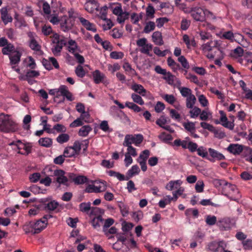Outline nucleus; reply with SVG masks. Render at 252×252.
I'll return each mask as SVG.
<instances>
[{"label": "nucleus", "instance_id": "f257e3e1", "mask_svg": "<svg viewBox=\"0 0 252 252\" xmlns=\"http://www.w3.org/2000/svg\"><path fill=\"white\" fill-rule=\"evenodd\" d=\"M18 129L17 124L8 116L0 115V131L14 132Z\"/></svg>", "mask_w": 252, "mask_h": 252}, {"label": "nucleus", "instance_id": "f03ea898", "mask_svg": "<svg viewBox=\"0 0 252 252\" xmlns=\"http://www.w3.org/2000/svg\"><path fill=\"white\" fill-rule=\"evenodd\" d=\"M173 147H181L184 149H188L190 152L193 153L196 149V143L190 141L189 137H186L184 140L176 139L171 144Z\"/></svg>", "mask_w": 252, "mask_h": 252}, {"label": "nucleus", "instance_id": "7ed1b4c3", "mask_svg": "<svg viewBox=\"0 0 252 252\" xmlns=\"http://www.w3.org/2000/svg\"><path fill=\"white\" fill-rule=\"evenodd\" d=\"M85 189V191L88 193H99L105 191L107 188V183L102 180H95L92 182Z\"/></svg>", "mask_w": 252, "mask_h": 252}, {"label": "nucleus", "instance_id": "20e7f679", "mask_svg": "<svg viewBox=\"0 0 252 252\" xmlns=\"http://www.w3.org/2000/svg\"><path fill=\"white\" fill-rule=\"evenodd\" d=\"M220 41L217 40H210L206 43L202 44L201 49L204 54H206L207 57L209 59H213L215 58V55L209 53L213 48H216L218 50L220 49Z\"/></svg>", "mask_w": 252, "mask_h": 252}, {"label": "nucleus", "instance_id": "39448f33", "mask_svg": "<svg viewBox=\"0 0 252 252\" xmlns=\"http://www.w3.org/2000/svg\"><path fill=\"white\" fill-rule=\"evenodd\" d=\"M219 113L220 115V122L217 121L215 122V123L216 124H220L224 127L227 128L230 130L233 129L235 126L234 123L235 119V117L231 115L229 116V118L230 119V121H229L226 114L223 111L220 110Z\"/></svg>", "mask_w": 252, "mask_h": 252}, {"label": "nucleus", "instance_id": "423d86ee", "mask_svg": "<svg viewBox=\"0 0 252 252\" xmlns=\"http://www.w3.org/2000/svg\"><path fill=\"white\" fill-rule=\"evenodd\" d=\"M143 140L142 134H127L125 136L123 142L124 146L130 145L133 144L136 146H139Z\"/></svg>", "mask_w": 252, "mask_h": 252}, {"label": "nucleus", "instance_id": "0eeeda50", "mask_svg": "<svg viewBox=\"0 0 252 252\" xmlns=\"http://www.w3.org/2000/svg\"><path fill=\"white\" fill-rule=\"evenodd\" d=\"M227 248V243L223 241H215L208 244L207 249L210 252H223Z\"/></svg>", "mask_w": 252, "mask_h": 252}, {"label": "nucleus", "instance_id": "6e6552de", "mask_svg": "<svg viewBox=\"0 0 252 252\" xmlns=\"http://www.w3.org/2000/svg\"><path fill=\"white\" fill-rule=\"evenodd\" d=\"M205 8L195 7L192 9L191 14L193 18L197 21H204L205 20Z\"/></svg>", "mask_w": 252, "mask_h": 252}, {"label": "nucleus", "instance_id": "1a4fd4ad", "mask_svg": "<svg viewBox=\"0 0 252 252\" xmlns=\"http://www.w3.org/2000/svg\"><path fill=\"white\" fill-rule=\"evenodd\" d=\"M149 156L150 151L148 150H145L141 152L137 159V162L140 165L142 171L143 172H145L147 169L146 161Z\"/></svg>", "mask_w": 252, "mask_h": 252}, {"label": "nucleus", "instance_id": "9d476101", "mask_svg": "<svg viewBox=\"0 0 252 252\" xmlns=\"http://www.w3.org/2000/svg\"><path fill=\"white\" fill-rule=\"evenodd\" d=\"M234 224L229 218H226L220 219L217 223V225L221 231L230 230Z\"/></svg>", "mask_w": 252, "mask_h": 252}, {"label": "nucleus", "instance_id": "9b49d317", "mask_svg": "<svg viewBox=\"0 0 252 252\" xmlns=\"http://www.w3.org/2000/svg\"><path fill=\"white\" fill-rule=\"evenodd\" d=\"M208 153L209 155L207 159L211 162H214L216 160H223L225 158V156L213 148H209Z\"/></svg>", "mask_w": 252, "mask_h": 252}, {"label": "nucleus", "instance_id": "f8f14e48", "mask_svg": "<svg viewBox=\"0 0 252 252\" xmlns=\"http://www.w3.org/2000/svg\"><path fill=\"white\" fill-rule=\"evenodd\" d=\"M9 145L14 146L13 149L15 150L18 149L20 150L21 149H24L25 151L24 153L21 152L20 151L18 152V153L21 154L28 155L31 151L32 148L31 146L23 144L19 140L11 142L9 144Z\"/></svg>", "mask_w": 252, "mask_h": 252}, {"label": "nucleus", "instance_id": "ddd939ff", "mask_svg": "<svg viewBox=\"0 0 252 252\" xmlns=\"http://www.w3.org/2000/svg\"><path fill=\"white\" fill-rule=\"evenodd\" d=\"M225 184L227 186V190H228V193L225 195L232 200H236L238 199L240 195L239 191L236 186L234 185H229V186H227V183H225Z\"/></svg>", "mask_w": 252, "mask_h": 252}, {"label": "nucleus", "instance_id": "4468645a", "mask_svg": "<svg viewBox=\"0 0 252 252\" xmlns=\"http://www.w3.org/2000/svg\"><path fill=\"white\" fill-rule=\"evenodd\" d=\"M64 174V171L62 170H56L54 171V175L56 177V181L60 185H68V179Z\"/></svg>", "mask_w": 252, "mask_h": 252}, {"label": "nucleus", "instance_id": "2eb2a0df", "mask_svg": "<svg viewBox=\"0 0 252 252\" xmlns=\"http://www.w3.org/2000/svg\"><path fill=\"white\" fill-rule=\"evenodd\" d=\"M84 7L88 12L93 13L95 10H98L99 5L96 0H88L85 4Z\"/></svg>", "mask_w": 252, "mask_h": 252}, {"label": "nucleus", "instance_id": "dca6fc26", "mask_svg": "<svg viewBox=\"0 0 252 252\" xmlns=\"http://www.w3.org/2000/svg\"><path fill=\"white\" fill-rule=\"evenodd\" d=\"M47 223L46 220L39 219L35 222L32 221L34 234L38 233L46 228Z\"/></svg>", "mask_w": 252, "mask_h": 252}, {"label": "nucleus", "instance_id": "f3484780", "mask_svg": "<svg viewBox=\"0 0 252 252\" xmlns=\"http://www.w3.org/2000/svg\"><path fill=\"white\" fill-rule=\"evenodd\" d=\"M0 17L5 25L12 21V17L8 12L7 7H3L0 10Z\"/></svg>", "mask_w": 252, "mask_h": 252}, {"label": "nucleus", "instance_id": "a211bd4d", "mask_svg": "<svg viewBox=\"0 0 252 252\" xmlns=\"http://www.w3.org/2000/svg\"><path fill=\"white\" fill-rule=\"evenodd\" d=\"M88 140H85L82 142L76 141L74 142L73 146L71 147L73 149V150L75 151V153L77 154L79 153L82 147L83 148L84 150H86L88 148Z\"/></svg>", "mask_w": 252, "mask_h": 252}, {"label": "nucleus", "instance_id": "6ab92c4d", "mask_svg": "<svg viewBox=\"0 0 252 252\" xmlns=\"http://www.w3.org/2000/svg\"><path fill=\"white\" fill-rule=\"evenodd\" d=\"M156 124L160 127L169 131L171 133L174 132V129L169 126L167 125V120L164 116L160 117L156 121Z\"/></svg>", "mask_w": 252, "mask_h": 252}, {"label": "nucleus", "instance_id": "aec40b11", "mask_svg": "<svg viewBox=\"0 0 252 252\" xmlns=\"http://www.w3.org/2000/svg\"><path fill=\"white\" fill-rule=\"evenodd\" d=\"M108 8L111 10L113 14L117 16L123 12L121 3L119 2L110 3Z\"/></svg>", "mask_w": 252, "mask_h": 252}, {"label": "nucleus", "instance_id": "412c9836", "mask_svg": "<svg viewBox=\"0 0 252 252\" xmlns=\"http://www.w3.org/2000/svg\"><path fill=\"white\" fill-rule=\"evenodd\" d=\"M21 53L18 51H14L9 56L10 64H18L21 57Z\"/></svg>", "mask_w": 252, "mask_h": 252}, {"label": "nucleus", "instance_id": "4be33fe9", "mask_svg": "<svg viewBox=\"0 0 252 252\" xmlns=\"http://www.w3.org/2000/svg\"><path fill=\"white\" fill-rule=\"evenodd\" d=\"M183 181L181 180H172L169 182L165 186V189L168 190L177 189L181 186Z\"/></svg>", "mask_w": 252, "mask_h": 252}, {"label": "nucleus", "instance_id": "5701e85b", "mask_svg": "<svg viewBox=\"0 0 252 252\" xmlns=\"http://www.w3.org/2000/svg\"><path fill=\"white\" fill-rule=\"evenodd\" d=\"M60 25L62 30L64 32H66L72 28L73 23L70 18H65L64 20L61 21Z\"/></svg>", "mask_w": 252, "mask_h": 252}, {"label": "nucleus", "instance_id": "b1692460", "mask_svg": "<svg viewBox=\"0 0 252 252\" xmlns=\"http://www.w3.org/2000/svg\"><path fill=\"white\" fill-rule=\"evenodd\" d=\"M130 88L134 92L143 96H145L146 94L147 91L142 85L133 82Z\"/></svg>", "mask_w": 252, "mask_h": 252}, {"label": "nucleus", "instance_id": "393cba45", "mask_svg": "<svg viewBox=\"0 0 252 252\" xmlns=\"http://www.w3.org/2000/svg\"><path fill=\"white\" fill-rule=\"evenodd\" d=\"M92 76L94 82L96 84L102 82L106 77L105 74L101 72L99 70H95L93 72Z\"/></svg>", "mask_w": 252, "mask_h": 252}, {"label": "nucleus", "instance_id": "a878e982", "mask_svg": "<svg viewBox=\"0 0 252 252\" xmlns=\"http://www.w3.org/2000/svg\"><path fill=\"white\" fill-rule=\"evenodd\" d=\"M23 64L24 66L31 69H34L36 67L35 60L31 56H28L24 59L23 61Z\"/></svg>", "mask_w": 252, "mask_h": 252}, {"label": "nucleus", "instance_id": "bb28decb", "mask_svg": "<svg viewBox=\"0 0 252 252\" xmlns=\"http://www.w3.org/2000/svg\"><path fill=\"white\" fill-rule=\"evenodd\" d=\"M80 22L82 25L88 31H92L94 32H96V29L95 25L90 22L88 20L85 19L83 17H80L79 18Z\"/></svg>", "mask_w": 252, "mask_h": 252}, {"label": "nucleus", "instance_id": "cd10ccee", "mask_svg": "<svg viewBox=\"0 0 252 252\" xmlns=\"http://www.w3.org/2000/svg\"><path fill=\"white\" fill-rule=\"evenodd\" d=\"M243 150V146L237 144H230L227 148V150L234 155H239Z\"/></svg>", "mask_w": 252, "mask_h": 252}, {"label": "nucleus", "instance_id": "c85d7f7f", "mask_svg": "<svg viewBox=\"0 0 252 252\" xmlns=\"http://www.w3.org/2000/svg\"><path fill=\"white\" fill-rule=\"evenodd\" d=\"M67 50L74 54L80 50L76 42L73 39H69L67 43Z\"/></svg>", "mask_w": 252, "mask_h": 252}, {"label": "nucleus", "instance_id": "c756f323", "mask_svg": "<svg viewBox=\"0 0 252 252\" xmlns=\"http://www.w3.org/2000/svg\"><path fill=\"white\" fill-rule=\"evenodd\" d=\"M123 68L126 72V74L130 76L137 75L136 71L131 67V65L128 62H124L123 65Z\"/></svg>", "mask_w": 252, "mask_h": 252}, {"label": "nucleus", "instance_id": "7c9ffc66", "mask_svg": "<svg viewBox=\"0 0 252 252\" xmlns=\"http://www.w3.org/2000/svg\"><path fill=\"white\" fill-rule=\"evenodd\" d=\"M152 39L156 45H162L163 44L161 33L159 32H155L153 33Z\"/></svg>", "mask_w": 252, "mask_h": 252}, {"label": "nucleus", "instance_id": "2f4dec72", "mask_svg": "<svg viewBox=\"0 0 252 252\" xmlns=\"http://www.w3.org/2000/svg\"><path fill=\"white\" fill-rule=\"evenodd\" d=\"M140 172V169L138 166L137 165H134L128 170L126 172V175L128 178H132V177L137 175Z\"/></svg>", "mask_w": 252, "mask_h": 252}, {"label": "nucleus", "instance_id": "473e14b6", "mask_svg": "<svg viewBox=\"0 0 252 252\" xmlns=\"http://www.w3.org/2000/svg\"><path fill=\"white\" fill-rule=\"evenodd\" d=\"M70 177L74 183L77 185L83 184L86 183L88 180L87 177L83 175H74L73 177L72 176H70Z\"/></svg>", "mask_w": 252, "mask_h": 252}, {"label": "nucleus", "instance_id": "72a5a7b5", "mask_svg": "<svg viewBox=\"0 0 252 252\" xmlns=\"http://www.w3.org/2000/svg\"><path fill=\"white\" fill-rule=\"evenodd\" d=\"M92 130V127L89 125L82 126L78 131V135L81 137H86Z\"/></svg>", "mask_w": 252, "mask_h": 252}, {"label": "nucleus", "instance_id": "f704fd0d", "mask_svg": "<svg viewBox=\"0 0 252 252\" xmlns=\"http://www.w3.org/2000/svg\"><path fill=\"white\" fill-rule=\"evenodd\" d=\"M196 151L197 155L203 158L208 159V151L206 150L205 148L203 146L198 147V145L196 144V149L193 151V152Z\"/></svg>", "mask_w": 252, "mask_h": 252}, {"label": "nucleus", "instance_id": "c9c22d12", "mask_svg": "<svg viewBox=\"0 0 252 252\" xmlns=\"http://www.w3.org/2000/svg\"><path fill=\"white\" fill-rule=\"evenodd\" d=\"M183 40L189 49L191 47H194L196 45L194 39L193 38L190 39L187 34H184L183 36Z\"/></svg>", "mask_w": 252, "mask_h": 252}, {"label": "nucleus", "instance_id": "e433bc0d", "mask_svg": "<svg viewBox=\"0 0 252 252\" xmlns=\"http://www.w3.org/2000/svg\"><path fill=\"white\" fill-rule=\"evenodd\" d=\"M234 41H236L243 47H247V43L246 40L244 38V36L240 33H235Z\"/></svg>", "mask_w": 252, "mask_h": 252}, {"label": "nucleus", "instance_id": "4c0bfd02", "mask_svg": "<svg viewBox=\"0 0 252 252\" xmlns=\"http://www.w3.org/2000/svg\"><path fill=\"white\" fill-rule=\"evenodd\" d=\"M129 15V14L128 12L124 11L120 15H117V22L120 24L123 25L125 21L128 18Z\"/></svg>", "mask_w": 252, "mask_h": 252}, {"label": "nucleus", "instance_id": "58836bf2", "mask_svg": "<svg viewBox=\"0 0 252 252\" xmlns=\"http://www.w3.org/2000/svg\"><path fill=\"white\" fill-rule=\"evenodd\" d=\"M196 98L194 94H191L186 97V106L188 108H192L195 104Z\"/></svg>", "mask_w": 252, "mask_h": 252}, {"label": "nucleus", "instance_id": "ea45409f", "mask_svg": "<svg viewBox=\"0 0 252 252\" xmlns=\"http://www.w3.org/2000/svg\"><path fill=\"white\" fill-rule=\"evenodd\" d=\"M175 78V76L172 75L170 72H166L163 77V79L170 85L174 84Z\"/></svg>", "mask_w": 252, "mask_h": 252}, {"label": "nucleus", "instance_id": "a19ab883", "mask_svg": "<svg viewBox=\"0 0 252 252\" xmlns=\"http://www.w3.org/2000/svg\"><path fill=\"white\" fill-rule=\"evenodd\" d=\"M243 49L240 47H238L233 50L231 51L230 55L232 57L237 59L242 57L243 55Z\"/></svg>", "mask_w": 252, "mask_h": 252}, {"label": "nucleus", "instance_id": "79ce46f5", "mask_svg": "<svg viewBox=\"0 0 252 252\" xmlns=\"http://www.w3.org/2000/svg\"><path fill=\"white\" fill-rule=\"evenodd\" d=\"M103 232L108 239H111L113 238L112 235L116 234L117 232V229L115 226H112L110 228L103 229Z\"/></svg>", "mask_w": 252, "mask_h": 252}, {"label": "nucleus", "instance_id": "37998d69", "mask_svg": "<svg viewBox=\"0 0 252 252\" xmlns=\"http://www.w3.org/2000/svg\"><path fill=\"white\" fill-rule=\"evenodd\" d=\"M158 137L161 141L165 143H169L172 140V135L164 132L159 134Z\"/></svg>", "mask_w": 252, "mask_h": 252}, {"label": "nucleus", "instance_id": "c03bdc74", "mask_svg": "<svg viewBox=\"0 0 252 252\" xmlns=\"http://www.w3.org/2000/svg\"><path fill=\"white\" fill-rule=\"evenodd\" d=\"M38 143L43 147H50L52 145V140L48 137L41 138L38 140Z\"/></svg>", "mask_w": 252, "mask_h": 252}, {"label": "nucleus", "instance_id": "a18cd8bd", "mask_svg": "<svg viewBox=\"0 0 252 252\" xmlns=\"http://www.w3.org/2000/svg\"><path fill=\"white\" fill-rule=\"evenodd\" d=\"M183 126L185 129L189 132H195V124L191 122H184Z\"/></svg>", "mask_w": 252, "mask_h": 252}, {"label": "nucleus", "instance_id": "49530a36", "mask_svg": "<svg viewBox=\"0 0 252 252\" xmlns=\"http://www.w3.org/2000/svg\"><path fill=\"white\" fill-rule=\"evenodd\" d=\"M63 47L62 45L59 44V43L52 45L51 51L53 54L56 56L60 55V53Z\"/></svg>", "mask_w": 252, "mask_h": 252}, {"label": "nucleus", "instance_id": "de8ad7c7", "mask_svg": "<svg viewBox=\"0 0 252 252\" xmlns=\"http://www.w3.org/2000/svg\"><path fill=\"white\" fill-rule=\"evenodd\" d=\"M15 25L16 27L19 29H22L27 26V24L23 18L17 17H15Z\"/></svg>", "mask_w": 252, "mask_h": 252}, {"label": "nucleus", "instance_id": "09e8293b", "mask_svg": "<svg viewBox=\"0 0 252 252\" xmlns=\"http://www.w3.org/2000/svg\"><path fill=\"white\" fill-rule=\"evenodd\" d=\"M103 221V220L102 217L98 216L94 218L91 221V223L94 228L97 229L100 227L101 223H102Z\"/></svg>", "mask_w": 252, "mask_h": 252}, {"label": "nucleus", "instance_id": "8fccbe9b", "mask_svg": "<svg viewBox=\"0 0 252 252\" xmlns=\"http://www.w3.org/2000/svg\"><path fill=\"white\" fill-rule=\"evenodd\" d=\"M178 89L183 97H187L190 95L192 94V91L189 88L180 87L178 88Z\"/></svg>", "mask_w": 252, "mask_h": 252}, {"label": "nucleus", "instance_id": "3c124183", "mask_svg": "<svg viewBox=\"0 0 252 252\" xmlns=\"http://www.w3.org/2000/svg\"><path fill=\"white\" fill-rule=\"evenodd\" d=\"M140 95L135 93H132L131 94V98L134 103L143 105L144 104V101Z\"/></svg>", "mask_w": 252, "mask_h": 252}, {"label": "nucleus", "instance_id": "603ef678", "mask_svg": "<svg viewBox=\"0 0 252 252\" xmlns=\"http://www.w3.org/2000/svg\"><path fill=\"white\" fill-rule=\"evenodd\" d=\"M155 27V23L154 22L150 21L146 23L143 31L145 33H148L154 31Z\"/></svg>", "mask_w": 252, "mask_h": 252}, {"label": "nucleus", "instance_id": "864d4df0", "mask_svg": "<svg viewBox=\"0 0 252 252\" xmlns=\"http://www.w3.org/2000/svg\"><path fill=\"white\" fill-rule=\"evenodd\" d=\"M69 135L66 133H62L56 138L57 141L60 144L66 143L69 140Z\"/></svg>", "mask_w": 252, "mask_h": 252}, {"label": "nucleus", "instance_id": "5fc2aeb1", "mask_svg": "<svg viewBox=\"0 0 252 252\" xmlns=\"http://www.w3.org/2000/svg\"><path fill=\"white\" fill-rule=\"evenodd\" d=\"M205 222L208 225H214L217 223V217L213 215H207L206 217Z\"/></svg>", "mask_w": 252, "mask_h": 252}, {"label": "nucleus", "instance_id": "6e6d98bb", "mask_svg": "<svg viewBox=\"0 0 252 252\" xmlns=\"http://www.w3.org/2000/svg\"><path fill=\"white\" fill-rule=\"evenodd\" d=\"M14 47L12 44H7L2 49L4 55H9L14 51Z\"/></svg>", "mask_w": 252, "mask_h": 252}, {"label": "nucleus", "instance_id": "4d7b16f0", "mask_svg": "<svg viewBox=\"0 0 252 252\" xmlns=\"http://www.w3.org/2000/svg\"><path fill=\"white\" fill-rule=\"evenodd\" d=\"M212 116V113L208 110V109H206L202 111H201L200 119L202 121H206L209 118H211Z\"/></svg>", "mask_w": 252, "mask_h": 252}, {"label": "nucleus", "instance_id": "13d9d810", "mask_svg": "<svg viewBox=\"0 0 252 252\" xmlns=\"http://www.w3.org/2000/svg\"><path fill=\"white\" fill-rule=\"evenodd\" d=\"M23 229L26 234H28L30 233L34 234V229L32 225V221H30L25 224L23 225Z\"/></svg>", "mask_w": 252, "mask_h": 252}, {"label": "nucleus", "instance_id": "bf43d9fd", "mask_svg": "<svg viewBox=\"0 0 252 252\" xmlns=\"http://www.w3.org/2000/svg\"><path fill=\"white\" fill-rule=\"evenodd\" d=\"M199 35L200 36V39L203 41H205L207 40L209 41L212 39V35L210 33L206 32L204 31H200L199 32Z\"/></svg>", "mask_w": 252, "mask_h": 252}, {"label": "nucleus", "instance_id": "052dcab7", "mask_svg": "<svg viewBox=\"0 0 252 252\" xmlns=\"http://www.w3.org/2000/svg\"><path fill=\"white\" fill-rule=\"evenodd\" d=\"M143 13H140L139 14H138L136 13H133L131 14L130 18L131 22L134 24H137L140 20L142 18Z\"/></svg>", "mask_w": 252, "mask_h": 252}, {"label": "nucleus", "instance_id": "680f3d73", "mask_svg": "<svg viewBox=\"0 0 252 252\" xmlns=\"http://www.w3.org/2000/svg\"><path fill=\"white\" fill-rule=\"evenodd\" d=\"M75 72L76 75L80 78L84 77L86 74L83 67L81 65H78L76 67Z\"/></svg>", "mask_w": 252, "mask_h": 252}, {"label": "nucleus", "instance_id": "e2e57ef3", "mask_svg": "<svg viewBox=\"0 0 252 252\" xmlns=\"http://www.w3.org/2000/svg\"><path fill=\"white\" fill-rule=\"evenodd\" d=\"M5 34L11 40L16 39V33L15 31L12 28H7L4 30Z\"/></svg>", "mask_w": 252, "mask_h": 252}, {"label": "nucleus", "instance_id": "0e129e2a", "mask_svg": "<svg viewBox=\"0 0 252 252\" xmlns=\"http://www.w3.org/2000/svg\"><path fill=\"white\" fill-rule=\"evenodd\" d=\"M63 155L65 157H72L76 155L72 147H67L64 150Z\"/></svg>", "mask_w": 252, "mask_h": 252}, {"label": "nucleus", "instance_id": "69168bd1", "mask_svg": "<svg viewBox=\"0 0 252 252\" xmlns=\"http://www.w3.org/2000/svg\"><path fill=\"white\" fill-rule=\"evenodd\" d=\"M200 113L201 109L197 107H193L189 111L190 116L191 118H197L200 115Z\"/></svg>", "mask_w": 252, "mask_h": 252}, {"label": "nucleus", "instance_id": "338daca9", "mask_svg": "<svg viewBox=\"0 0 252 252\" xmlns=\"http://www.w3.org/2000/svg\"><path fill=\"white\" fill-rule=\"evenodd\" d=\"M58 206H59L58 202L55 200H53V201H51L48 202L46 204L45 207L48 210L53 211L55 209H56L58 207Z\"/></svg>", "mask_w": 252, "mask_h": 252}, {"label": "nucleus", "instance_id": "774afa93", "mask_svg": "<svg viewBox=\"0 0 252 252\" xmlns=\"http://www.w3.org/2000/svg\"><path fill=\"white\" fill-rule=\"evenodd\" d=\"M243 248L245 250H252V239H247L242 242Z\"/></svg>", "mask_w": 252, "mask_h": 252}]
</instances>
